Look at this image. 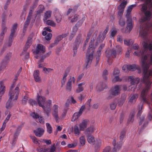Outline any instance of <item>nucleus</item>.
Listing matches in <instances>:
<instances>
[{"label": "nucleus", "instance_id": "2f4dec72", "mask_svg": "<svg viewBox=\"0 0 152 152\" xmlns=\"http://www.w3.org/2000/svg\"><path fill=\"white\" fill-rule=\"evenodd\" d=\"M56 148L55 145H53L50 148H46V152H56Z\"/></svg>", "mask_w": 152, "mask_h": 152}, {"label": "nucleus", "instance_id": "09e8293b", "mask_svg": "<svg viewBox=\"0 0 152 152\" xmlns=\"http://www.w3.org/2000/svg\"><path fill=\"white\" fill-rule=\"evenodd\" d=\"M85 17H83L81 20H80L77 22L76 25L77 27H79L81 25L83 22L85 20Z\"/></svg>", "mask_w": 152, "mask_h": 152}, {"label": "nucleus", "instance_id": "9b49d317", "mask_svg": "<svg viewBox=\"0 0 152 152\" xmlns=\"http://www.w3.org/2000/svg\"><path fill=\"white\" fill-rule=\"evenodd\" d=\"M82 42V39L79 36L77 37L74 44L73 50L74 51V55H75L77 53V50L79 44Z\"/></svg>", "mask_w": 152, "mask_h": 152}, {"label": "nucleus", "instance_id": "bf43d9fd", "mask_svg": "<svg viewBox=\"0 0 152 152\" xmlns=\"http://www.w3.org/2000/svg\"><path fill=\"white\" fill-rule=\"evenodd\" d=\"M37 150L39 152H46V148L45 147L43 148H37Z\"/></svg>", "mask_w": 152, "mask_h": 152}, {"label": "nucleus", "instance_id": "c85d7f7f", "mask_svg": "<svg viewBox=\"0 0 152 152\" xmlns=\"http://www.w3.org/2000/svg\"><path fill=\"white\" fill-rule=\"evenodd\" d=\"M51 12H52L50 10L47 11L45 12L43 19L44 21L46 20L51 17Z\"/></svg>", "mask_w": 152, "mask_h": 152}, {"label": "nucleus", "instance_id": "c03bdc74", "mask_svg": "<svg viewBox=\"0 0 152 152\" xmlns=\"http://www.w3.org/2000/svg\"><path fill=\"white\" fill-rule=\"evenodd\" d=\"M44 110V112L46 113L47 116L48 117L50 115V113L51 112V110L49 108H46L45 106L44 108H43Z\"/></svg>", "mask_w": 152, "mask_h": 152}, {"label": "nucleus", "instance_id": "7ed1b4c3", "mask_svg": "<svg viewBox=\"0 0 152 152\" xmlns=\"http://www.w3.org/2000/svg\"><path fill=\"white\" fill-rule=\"evenodd\" d=\"M136 6V5L135 4L131 5L128 7L127 10L126 17L127 18V26L126 28V32L129 33L133 28V23L132 20L131 16L130 15V13L133 8L135 7Z\"/></svg>", "mask_w": 152, "mask_h": 152}, {"label": "nucleus", "instance_id": "58836bf2", "mask_svg": "<svg viewBox=\"0 0 152 152\" xmlns=\"http://www.w3.org/2000/svg\"><path fill=\"white\" fill-rule=\"evenodd\" d=\"M134 41L132 39H125L124 40V44L127 46H130L132 45Z\"/></svg>", "mask_w": 152, "mask_h": 152}, {"label": "nucleus", "instance_id": "8fccbe9b", "mask_svg": "<svg viewBox=\"0 0 152 152\" xmlns=\"http://www.w3.org/2000/svg\"><path fill=\"white\" fill-rule=\"evenodd\" d=\"M121 80V79L119 77L118 75H116L115 76V77L113 78L112 81L113 83H115L117 81H120Z\"/></svg>", "mask_w": 152, "mask_h": 152}, {"label": "nucleus", "instance_id": "dca6fc26", "mask_svg": "<svg viewBox=\"0 0 152 152\" xmlns=\"http://www.w3.org/2000/svg\"><path fill=\"white\" fill-rule=\"evenodd\" d=\"M138 97V95L137 94H131L129 97V102L131 104L134 103Z\"/></svg>", "mask_w": 152, "mask_h": 152}, {"label": "nucleus", "instance_id": "37998d69", "mask_svg": "<svg viewBox=\"0 0 152 152\" xmlns=\"http://www.w3.org/2000/svg\"><path fill=\"white\" fill-rule=\"evenodd\" d=\"M127 4V1H123L118 7V9H124Z\"/></svg>", "mask_w": 152, "mask_h": 152}, {"label": "nucleus", "instance_id": "412c9836", "mask_svg": "<svg viewBox=\"0 0 152 152\" xmlns=\"http://www.w3.org/2000/svg\"><path fill=\"white\" fill-rule=\"evenodd\" d=\"M108 30V28H106L103 31L102 36H101L100 35H99L97 38V40L98 41H103L105 38L107 32Z\"/></svg>", "mask_w": 152, "mask_h": 152}, {"label": "nucleus", "instance_id": "6e6d98bb", "mask_svg": "<svg viewBox=\"0 0 152 152\" xmlns=\"http://www.w3.org/2000/svg\"><path fill=\"white\" fill-rule=\"evenodd\" d=\"M52 36V34L51 33H49L45 37V38L47 40H49L51 39Z\"/></svg>", "mask_w": 152, "mask_h": 152}, {"label": "nucleus", "instance_id": "5701e85b", "mask_svg": "<svg viewBox=\"0 0 152 152\" xmlns=\"http://www.w3.org/2000/svg\"><path fill=\"white\" fill-rule=\"evenodd\" d=\"M7 30V28L6 26V23L4 21H3L1 24V32L0 35L4 36Z\"/></svg>", "mask_w": 152, "mask_h": 152}, {"label": "nucleus", "instance_id": "4468645a", "mask_svg": "<svg viewBox=\"0 0 152 152\" xmlns=\"http://www.w3.org/2000/svg\"><path fill=\"white\" fill-rule=\"evenodd\" d=\"M45 52V47L41 44H38L37 47L35 50L34 51V53L36 54H37L39 53H43Z\"/></svg>", "mask_w": 152, "mask_h": 152}, {"label": "nucleus", "instance_id": "4be33fe9", "mask_svg": "<svg viewBox=\"0 0 152 152\" xmlns=\"http://www.w3.org/2000/svg\"><path fill=\"white\" fill-rule=\"evenodd\" d=\"M78 125L80 128V130L83 131L87 127L88 122L86 120H84L81 123Z\"/></svg>", "mask_w": 152, "mask_h": 152}, {"label": "nucleus", "instance_id": "a211bd4d", "mask_svg": "<svg viewBox=\"0 0 152 152\" xmlns=\"http://www.w3.org/2000/svg\"><path fill=\"white\" fill-rule=\"evenodd\" d=\"M35 135L38 137H41L44 134V130L41 128H38L34 131Z\"/></svg>", "mask_w": 152, "mask_h": 152}, {"label": "nucleus", "instance_id": "6ab92c4d", "mask_svg": "<svg viewBox=\"0 0 152 152\" xmlns=\"http://www.w3.org/2000/svg\"><path fill=\"white\" fill-rule=\"evenodd\" d=\"M104 46V44H102L101 45L99 48L97 52L96 55L97 56V57L96 58V65L97 64L100 59L99 56L101 54V50Z\"/></svg>", "mask_w": 152, "mask_h": 152}, {"label": "nucleus", "instance_id": "de8ad7c7", "mask_svg": "<svg viewBox=\"0 0 152 152\" xmlns=\"http://www.w3.org/2000/svg\"><path fill=\"white\" fill-rule=\"evenodd\" d=\"M119 23L120 26H123L125 25V20L122 18H120Z\"/></svg>", "mask_w": 152, "mask_h": 152}, {"label": "nucleus", "instance_id": "72a5a7b5", "mask_svg": "<svg viewBox=\"0 0 152 152\" xmlns=\"http://www.w3.org/2000/svg\"><path fill=\"white\" fill-rule=\"evenodd\" d=\"M55 16L57 22L58 23H59L61 21L62 19L61 15L60 13L58 12Z\"/></svg>", "mask_w": 152, "mask_h": 152}, {"label": "nucleus", "instance_id": "ddd939ff", "mask_svg": "<svg viewBox=\"0 0 152 152\" xmlns=\"http://www.w3.org/2000/svg\"><path fill=\"white\" fill-rule=\"evenodd\" d=\"M75 80V78L73 77H70V78L68 80L66 84V89L69 91H70L72 89V81L74 83Z\"/></svg>", "mask_w": 152, "mask_h": 152}, {"label": "nucleus", "instance_id": "f3484780", "mask_svg": "<svg viewBox=\"0 0 152 152\" xmlns=\"http://www.w3.org/2000/svg\"><path fill=\"white\" fill-rule=\"evenodd\" d=\"M22 125L18 126H17L14 134V138L13 139V143L16 141V138H17L18 136L19 135L20 132L22 129Z\"/></svg>", "mask_w": 152, "mask_h": 152}, {"label": "nucleus", "instance_id": "4d7b16f0", "mask_svg": "<svg viewBox=\"0 0 152 152\" xmlns=\"http://www.w3.org/2000/svg\"><path fill=\"white\" fill-rule=\"evenodd\" d=\"M28 102L32 105H36L37 104L36 102L32 99H30L28 101Z\"/></svg>", "mask_w": 152, "mask_h": 152}, {"label": "nucleus", "instance_id": "f704fd0d", "mask_svg": "<svg viewBox=\"0 0 152 152\" xmlns=\"http://www.w3.org/2000/svg\"><path fill=\"white\" fill-rule=\"evenodd\" d=\"M38 10L37 12V14L39 15L42 13L44 10V6L42 5H40L39 6Z\"/></svg>", "mask_w": 152, "mask_h": 152}, {"label": "nucleus", "instance_id": "69168bd1", "mask_svg": "<svg viewBox=\"0 0 152 152\" xmlns=\"http://www.w3.org/2000/svg\"><path fill=\"white\" fill-rule=\"evenodd\" d=\"M107 70H104L103 72V77H104V78L105 80L107 79V77L106 76V75H107Z\"/></svg>", "mask_w": 152, "mask_h": 152}, {"label": "nucleus", "instance_id": "864d4df0", "mask_svg": "<svg viewBox=\"0 0 152 152\" xmlns=\"http://www.w3.org/2000/svg\"><path fill=\"white\" fill-rule=\"evenodd\" d=\"M12 40H11L10 39H9L8 44L7 45L6 44H4V45L3 47V50L4 49V48L6 46V47L11 46L12 45Z\"/></svg>", "mask_w": 152, "mask_h": 152}, {"label": "nucleus", "instance_id": "f03ea898", "mask_svg": "<svg viewBox=\"0 0 152 152\" xmlns=\"http://www.w3.org/2000/svg\"><path fill=\"white\" fill-rule=\"evenodd\" d=\"M122 50L121 47L119 45H117L116 47V50L106 52V56L107 58V62L109 65H110L112 62V58L115 57L118 54H121Z\"/></svg>", "mask_w": 152, "mask_h": 152}, {"label": "nucleus", "instance_id": "cd10ccee", "mask_svg": "<svg viewBox=\"0 0 152 152\" xmlns=\"http://www.w3.org/2000/svg\"><path fill=\"white\" fill-rule=\"evenodd\" d=\"M44 21L45 23H46V24L50 26L53 27H55L56 26V23L53 21L52 20H46Z\"/></svg>", "mask_w": 152, "mask_h": 152}, {"label": "nucleus", "instance_id": "aec40b11", "mask_svg": "<svg viewBox=\"0 0 152 152\" xmlns=\"http://www.w3.org/2000/svg\"><path fill=\"white\" fill-rule=\"evenodd\" d=\"M33 36H31V37H28L27 41L26 42L25 47L24 48V50H27L29 47L31 46L32 43V38Z\"/></svg>", "mask_w": 152, "mask_h": 152}, {"label": "nucleus", "instance_id": "5fc2aeb1", "mask_svg": "<svg viewBox=\"0 0 152 152\" xmlns=\"http://www.w3.org/2000/svg\"><path fill=\"white\" fill-rule=\"evenodd\" d=\"M118 9L119 11L118 13V15L120 16V18H121V16L123 15L124 11V10L121 9Z\"/></svg>", "mask_w": 152, "mask_h": 152}, {"label": "nucleus", "instance_id": "2eb2a0df", "mask_svg": "<svg viewBox=\"0 0 152 152\" xmlns=\"http://www.w3.org/2000/svg\"><path fill=\"white\" fill-rule=\"evenodd\" d=\"M31 116L34 119L38 118L39 122L43 124L44 123V118L41 116H39V115L35 113L34 112H33L30 113Z\"/></svg>", "mask_w": 152, "mask_h": 152}, {"label": "nucleus", "instance_id": "b1692460", "mask_svg": "<svg viewBox=\"0 0 152 152\" xmlns=\"http://www.w3.org/2000/svg\"><path fill=\"white\" fill-rule=\"evenodd\" d=\"M39 75V71L38 70H36L34 73V77L35 81L37 82H39L41 80V78Z\"/></svg>", "mask_w": 152, "mask_h": 152}, {"label": "nucleus", "instance_id": "c9c22d12", "mask_svg": "<svg viewBox=\"0 0 152 152\" xmlns=\"http://www.w3.org/2000/svg\"><path fill=\"white\" fill-rule=\"evenodd\" d=\"M46 126L47 127V132L49 134L52 133V129L50 124L48 123H46Z\"/></svg>", "mask_w": 152, "mask_h": 152}, {"label": "nucleus", "instance_id": "3c124183", "mask_svg": "<svg viewBox=\"0 0 152 152\" xmlns=\"http://www.w3.org/2000/svg\"><path fill=\"white\" fill-rule=\"evenodd\" d=\"M17 27V23H15L12 26V29L11 30V32L15 33L16 31Z\"/></svg>", "mask_w": 152, "mask_h": 152}, {"label": "nucleus", "instance_id": "e433bc0d", "mask_svg": "<svg viewBox=\"0 0 152 152\" xmlns=\"http://www.w3.org/2000/svg\"><path fill=\"white\" fill-rule=\"evenodd\" d=\"M33 142L35 144H36L38 146H39L40 145L39 142V140H38L37 138L34 136H31V137Z\"/></svg>", "mask_w": 152, "mask_h": 152}, {"label": "nucleus", "instance_id": "393cba45", "mask_svg": "<svg viewBox=\"0 0 152 152\" xmlns=\"http://www.w3.org/2000/svg\"><path fill=\"white\" fill-rule=\"evenodd\" d=\"M86 84L85 82L81 83L79 84L78 85V87L77 89L76 90V92L77 93H79L84 90V88L82 86H83L84 85Z\"/></svg>", "mask_w": 152, "mask_h": 152}, {"label": "nucleus", "instance_id": "680f3d73", "mask_svg": "<svg viewBox=\"0 0 152 152\" xmlns=\"http://www.w3.org/2000/svg\"><path fill=\"white\" fill-rule=\"evenodd\" d=\"M128 65H123L122 67V70L125 72H127L129 70L128 69Z\"/></svg>", "mask_w": 152, "mask_h": 152}, {"label": "nucleus", "instance_id": "a878e982", "mask_svg": "<svg viewBox=\"0 0 152 152\" xmlns=\"http://www.w3.org/2000/svg\"><path fill=\"white\" fill-rule=\"evenodd\" d=\"M74 130L75 135L78 136L80 134V131L81 130H80V128L78 125H75L74 128Z\"/></svg>", "mask_w": 152, "mask_h": 152}, {"label": "nucleus", "instance_id": "0e129e2a", "mask_svg": "<svg viewBox=\"0 0 152 152\" xmlns=\"http://www.w3.org/2000/svg\"><path fill=\"white\" fill-rule=\"evenodd\" d=\"M100 84H99L96 87V90L97 91H100L103 89V88L101 86L100 87Z\"/></svg>", "mask_w": 152, "mask_h": 152}, {"label": "nucleus", "instance_id": "4c0bfd02", "mask_svg": "<svg viewBox=\"0 0 152 152\" xmlns=\"http://www.w3.org/2000/svg\"><path fill=\"white\" fill-rule=\"evenodd\" d=\"M5 114L6 115L8 114V115L7 116L6 119L3 122L4 123L6 124L10 118L11 116V114L10 112L8 111L6 112H5Z\"/></svg>", "mask_w": 152, "mask_h": 152}, {"label": "nucleus", "instance_id": "79ce46f5", "mask_svg": "<svg viewBox=\"0 0 152 152\" xmlns=\"http://www.w3.org/2000/svg\"><path fill=\"white\" fill-rule=\"evenodd\" d=\"M26 50H24L21 54V56H22L25 59L27 58L28 57L29 53L26 51Z\"/></svg>", "mask_w": 152, "mask_h": 152}, {"label": "nucleus", "instance_id": "e2e57ef3", "mask_svg": "<svg viewBox=\"0 0 152 152\" xmlns=\"http://www.w3.org/2000/svg\"><path fill=\"white\" fill-rule=\"evenodd\" d=\"M76 145V143H73L68 144L67 145V147L69 148H74Z\"/></svg>", "mask_w": 152, "mask_h": 152}, {"label": "nucleus", "instance_id": "39448f33", "mask_svg": "<svg viewBox=\"0 0 152 152\" xmlns=\"http://www.w3.org/2000/svg\"><path fill=\"white\" fill-rule=\"evenodd\" d=\"M139 80L140 79L139 78H134L133 76L129 77L128 80L131 82L132 84L129 86L128 91H134L136 88L135 84L138 83Z\"/></svg>", "mask_w": 152, "mask_h": 152}, {"label": "nucleus", "instance_id": "7c9ffc66", "mask_svg": "<svg viewBox=\"0 0 152 152\" xmlns=\"http://www.w3.org/2000/svg\"><path fill=\"white\" fill-rule=\"evenodd\" d=\"M81 115L79 112L75 113L72 116L71 121H74L77 119Z\"/></svg>", "mask_w": 152, "mask_h": 152}, {"label": "nucleus", "instance_id": "473e14b6", "mask_svg": "<svg viewBox=\"0 0 152 152\" xmlns=\"http://www.w3.org/2000/svg\"><path fill=\"white\" fill-rule=\"evenodd\" d=\"M78 18V15L77 14L72 15L69 17V18L70 19L71 22L72 23L76 21Z\"/></svg>", "mask_w": 152, "mask_h": 152}, {"label": "nucleus", "instance_id": "20e7f679", "mask_svg": "<svg viewBox=\"0 0 152 152\" xmlns=\"http://www.w3.org/2000/svg\"><path fill=\"white\" fill-rule=\"evenodd\" d=\"M93 45L91 44L90 45L88 48V53H90L88 55L87 57V61L86 62V68H87L89 67L91 64L92 60L93 58V53L94 52Z\"/></svg>", "mask_w": 152, "mask_h": 152}, {"label": "nucleus", "instance_id": "f257e3e1", "mask_svg": "<svg viewBox=\"0 0 152 152\" xmlns=\"http://www.w3.org/2000/svg\"><path fill=\"white\" fill-rule=\"evenodd\" d=\"M21 70L20 68L19 71L18 72L15 76V78L13 83L10 86L9 93V98L6 104V107L7 109H9L12 107L18 98L20 91L18 87H15L16 84L15 81L17 80L18 77Z\"/></svg>", "mask_w": 152, "mask_h": 152}, {"label": "nucleus", "instance_id": "774afa93", "mask_svg": "<svg viewBox=\"0 0 152 152\" xmlns=\"http://www.w3.org/2000/svg\"><path fill=\"white\" fill-rule=\"evenodd\" d=\"M148 118L150 120H152V109L150 110L149 113Z\"/></svg>", "mask_w": 152, "mask_h": 152}, {"label": "nucleus", "instance_id": "423d86ee", "mask_svg": "<svg viewBox=\"0 0 152 152\" xmlns=\"http://www.w3.org/2000/svg\"><path fill=\"white\" fill-rule=\"evenodd\" d=\"M36 4H33L30 7V11L29 12L27 18L26 20L24 23V25L23 29V32H25L26 30V29L28 27V25L30 22V20L31 18L33 9L36 7Z\"/></svg>", "mask_w": 152, "mask_h": 152}, {"label": "nucleus", "instance_id": "ea45409f", "mask_svg": "<svg viewBox=\"0 0 152 152\" xmlns=\"http://www.w3.org/2000/svg\"><path fill=\"white\" fill-rule=\"evenodd\" d=\"M137 68V67L135 65L133 64L132 65H128V69L129 71L131 70L132 71H134Z\"/></svg>", "mask_w": 152, "mask_h": 152}, {"label": "nucleus", "instance_id": "0eeeda50", "mask_svg": "<svg viewBox=\"0 0 152 152\" xmlns=\"http://www.w3.org/2000/svg\"><path fill=\"white\" fill-rule=\"evenodd\" d=\"M116 141L114 140L113 142V144L114 145V148L112 151H110L111 148L109 146L106 147L104 150L103 152H116L118 151L121 147V145H115Z\"/></svg>", "mask_w": 152, "mask_h": 152}, {"label": "nucleus", "instance_id": "c756f323", "mask_svg": "<svg viewBox=\"0 0 152 152\" xmlns=\"http://www.w3.org/2000/svg\"><path fill=\"white\" fill-rule=\"evenodd\" d=\"M87 137V140L88 142L91 144H94L95 140L94 137L91 135H86Z\"/></svg>", "mask_w": 152, "mask_h": 152}, {"label": "nucleus", "instance_id": "f8f14e48", "mask_svg": "<svg viewBox=\"0 0 152 152\" xmlns=\"http://www.w3.org/2000/svg\"><path fill=\"white\" fill-rule=\"evenodd\" d=\"M120 91V86L116 85L111 88L110 91L112 95L116 96L119 94Z\"/></svg>", "mask_w": 152, "mask_h": 152}, {"label": "nucleus", "instance_id": "603ef678", "mask_svg": "<svg viewBox=\"0 0 152 152\" xmlns=\"http://www.w3.org/2000/svg\"><path fill=\"white\" fill-rule=\"evenodd\" d=\"M134 114H132L131 116L129 117L128 121V123H130L133 122L134 120Z\"/></svg>", "mask_w": 152, "mask_h": 152}, {"label": "nucleus", "instance_id": "13d9d810", "mask_svg": "<svg viewBox=\"0 0 152 152\" xmlns=\"http://www.w3.org/2000/svg\"><path fill=\"white\" fill-rule=\"evenodd\" d=\"M117 31L116 30L113 29L111 32L110 37L111 38H113L115 35L116 34Z\"/></svg>", "mask_w": 152, "mask_h": 152}, {"label": "nucleus", "instance_id": "338daca9", "mask_svg": "<svg viewBox=\"0 0 152 152\" xmlns=\"http://www.w3.org/2000/svg\"><path fill=\"white\" fill-rule=\"evenodd\" d=\"M117 41L120 43H122L123 38L121 36L118 35L117 37Z\"/></svg>", "mask_w": 152, "mask_h": 152}, {"label": "nucleus", "instance_id": "a19ab883", "mask_svg": "<svg viewBox=\"0 0 152 152\" xmlns=\"http://www.w3.org/2000/svg\"><path fill=\"white\" fill-rule=\"evenodd\" d=\"M53 71V69L51 68H47L45 67H44L42 71L45 73L48 74L50 72H51Z\"/></svg>", "mask_w": 152, "mask_h": 152}, {"label": "nucleus", "instance_id": "49530a36", "mask_svg": "<svg viewBox=\"0 0 152 152\" xmlns=\"http://www.w3.org/2000/svg\"><path fill=\"white\" fill-rule=\"evenodd\" d=\"M142 104H140L138 106V111L137 113V116L138 117L140 116L142 113L141 110L142 109Z\"/></svg>", "mask_w": 152, "mask_h": 152}, {"label": "nucleus", "instance_id": "9d476101", "mask_svg": "<svg viewBox=\"0 0 152 152\" xmlns=\"http://www.w3.org/2000/svg\"><path fill=\"white\" fill-rule=\"evenodd\" d=\"M39 105L42 107V108H44L45 103V98L44 97L39 96L38 94L37 99Z\"/></svg>", "mask_w": 152, "mask_h": 152}, {"label": "nucleus", "instance_id": "1a4fd4ad", "mask_svg": "<svg viewBox=\"0 0 152 152\" xmlns=\"http://www.w3.org/2000/svg\"><path fill=\"white\" fill-rule=\"evenodd\" d=\"M11 57V54L9 53L6 55L2 61L0 66V69L1 70L5 68L7 65L8 61L9 60Z\"/></svg>", "mask_w": 152, "mask_h": 152}, {"label": "nucleus", "instance_id": "6e6552de", "mask_svg": "<svg viewBox=\"0 0 152 152\" xmlns=\"http://www.w3.org/2000/svg\"><path fill=\"white\" fill-rule=\"evenodd\" d=\"M60 110V108L57 105L54 104L51 109L52 114L56 120L57 121L59 119L58 113Z\"/></svg>", "mask_w": 152, "mask_h": 152}, {"label": "nucleus", "instance_id": "a18cd8bd", "mask_svg": "<svg viewBox=\"0 0 152 152\" xmlns=\"http://www.w3.org/2000/svg\"><path fill=\"white\" fill-rule=\"evenodd\" d=\"M80 144L82 145H83L85 143L86 140L85 137L82 136L80 138Z\"/></svg>", "mask_w": 152, "mask_h": 152}, {"label": "nucleus", "instance_id": "bb28decb", "mask_svg": "<svg viewBox=\"0 0 152 152\" xmlns=\"http://www.w3.org/2000/svg\"><path fill=\"white\" fill-rule=\"evenodd\" d=\"M94 131L93 127L91 126L88 128L85 132V133L86 135H91V133H92Z\"/></svg>", "mask_w": 152, "mask_h": 152}, {"label": "nucleus", "instance_id": "052dcab7", "mask_svg": "<svg viewBox=\"0 0 152 152\" xmlns=\"http://www.w3.org/2000/svg\"><path fill=\"white\" fill-rule=\"evenodd\" d=\"M125 99H121L119 100L118 102V105L119 106H122L125 101Z\"/></svg>", "mask_w": 152, "mask_h": 152}]
</instances>
